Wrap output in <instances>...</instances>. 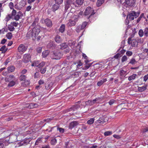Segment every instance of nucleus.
<instances>
[{
    "label": "nucleus",
    "mask_w": 148,
    "mask_h": 148,
    "mask_svg": "<svg viewBox=\"0 0 148 148\" xmlns=\"http://www.w3.org/2000/svg\"><path fill=\"white\" fill-rule=\"evenodd\" d=\"M72 5L74 6L73 7H76L75 5V0H66L64 2V11L65 12L68 11L69 8H70Z\"/></svg>",
    "instance_id": "obj_1"
},
{
    "label": "nucleus",
    "mask_w": 148,
    "mask_h": 148,
    "mask_svg": "<svg viewBox=\"0 0 148 148\" xmlns=\"http://www.w3.org/2000/svg\"><path fill=\"white\" fill-rule=\"evenodd\" d=\"M62 54L59 51H54L51 53L50 56L52 59L59 60L62 57Z\"/></svg>",
    "instance_id": "obj_2"
},
{
    "label": "nucleus",
    "mask_w": 148,
    "mask_h": 148,
    "mask_svg": "<svg viewBox=\"0 0 148 148\" xmlns=\"http://www.w3.org/2000/svg\"><path fill=\"white\" fill-rule=\"evenodd\" d=\"M12 19L16 21H18L22 16L21 12H16V11L13 9L12 11Z\"/></svg>",
    "instance_id": "obj_3"
},
{
    "label": "nucleus",
    "mask_w": 148,
    "mask_h": 148,
    "mask_svg": "<svg viewBox=\"0 0 148 148\" xmlns=\"http://www.w3.org/2000/svg\"><path fill=\"white\" fill-rule=\"evenodd\" d=\"M139 12H135L134 11H132L127 16V18L129 17L131 21L134 19V18H136L139 15Z\"/></svg>",
    "instance_id": "obj_4"
},
{
    "label": "nucleus",
    "mask_w": 148,
    "mask_h": 148,
    "mask_svg": "<svg viewBox=\"0 0 148 148\" xmlns=\"http://www.w3.org/2000/svg\"><path fill=\"white\" fill-rule=\"evenodd\" d=\"M127 43L129 44H131L133 47H136L138 42L136 39H132V37H130L128 39Z\"/></svg>",
    "instance_id": "obj_5"
},
{
    "label": "nucleus",
    "mask_w": 148,
    "mask_h": 148,
    "mask_svg": "<svg viewBox=\"0 0 148 148\" xmlns=\"http://www.w3.org/2000/svg\"><path fill=\"white\" fill-rule=\"evenodd\" d=\"M95 14L94 12V10H92L91 7L88 6L87 7L84 12V14L85 15H88L90 14L89 18H90L93 15Z\"/></svg>",
    "instance_id": "obj_6"
},
{
    "label": "nucleus",
    "mask_w": 148,
    "mask_h": 148,
    "mask_svg": "<svg viewBox=\"0 0 148 148\" xmlns=\"http://www.w3.org/2000/svg\"><path fill=\"white\" fill-rule=\"evenodd\" d=\"M31 56L29 54H25L23 56L22 60L25 63H27L31 60Z\"/></svg>",
    "instance_id": "obj_7"
},
{
    "label": "nucleus",
    "mask_w": 148,
    "mask_h": 148,
    "mask_svg": "<svg viewBox=\"0 0 148 148\" xmlns=\"http://www.w3.org/2000/svg\"><path fill=\"white\" fill-rule=\"evenodd\" d=\"M77 21V18H75L74 20H70L69 21V22L67 23V25L68 27H71L75 26Z\"/></svg>",
    "instance_id": "obj_8"
},
{
    "label": "nucleus",
    "mask_w": 148,
    "mask_h": 148,
    "mask_svg": "<svg viewBox=\"0 0 148 148\" xmlns=\"http://www.w3.org/2000/svg\"><path fill=\"white\" fill-rule=\"evenodd\" d=\"M27 49V48L22 44L19 45L18 48V51L19 52L22 53L26 51Z\"/></svg>",
    "instance_id": "obj_9"
},
{
    "label": "nucleus",
    "mask_w": 148,
    "mask_h": 148,
    "mask_svg": "<svg viewBox=\"0 0 148 148\" xmlns=\"http://www.w3.org/2000/svg\"><path fill=\"white\" fill-rule=\"evenodd\" d=\"M17 136L14 134H11L9 136V138L10 142L9 143H13L17 140Z\"/></svg>",
    "instance_id": "obj_10"
},
{
    "label": "nucleus",
    "mask_w": 148,
    "mask_h": 148,
    "mask_svg": "<svg viewBox=\"0 0 148 148\" xmlns=\"http://www.w3.org/2000/svg\"><path fill=\"white\" fill-rule=\"evenodd\" d=\"M136 0H125L124 3L128 6H132L135 4Z\"/></svg>",
    "instance_id": "obj_11"
},
{
    "label": "nucleus",
    "mask_w": 148,
    "mask_h": 148,
    "mask_svg": "<svg viewBox=\"0 0 148 148\" xmlns=\"http://www.w3.org/2000/svg\"><path fill=\"white\" fill-rule=\"evenodd\" d=\"M32 30L34 34H33L34 35L35 39H36V37L38 35L39 32H40V29L37 27H34L32 29Z\"/></svg>",
    "instance_id": "obj_12"
},
{
    "label": "nucleus",
    "mask_w": 148,
    "mask_h": 148,
    "mask_svg": "<svg viewBox=\"0 0 148 148\" xmlns=\"http://www.w3.org/2000/svg\"><path fill=\"white\" fill-rule=\"evenodd\" d=\"M44 23L47 26L49 27H51L52 26V23L51 21L49 19L47 18L44 20Z\"/></svg>",
    "instance_id": "obj_13"
},
{
    "label": "nucleus",
    "mask_w": 148,
    "mask_h": 148,
    "mask_svg": "<svg viewBox=\"0 0 148 148\" xmlns=\"http://www.w3.org/2000/svg\"><path fill=\"white\" fill-rule=\"evenodd\" d=\"M30 140L29 139H25L24 140L18 143L19 146L26 145H27L30 142Z\"/></svg>",
    "instance_id": "obj_14"
},
{
    "label": "nucleus",
    "mask_w": 148,
    "mask_h": 148,
    "mask_svg": "<svg viewBox=\"0 0 148 148\" xmlns=\"http://www.w3.org/2000/svg\"><path fill=\"white\" fill-rule=\"evenodd\" d=\"M32 30L29 31L27 33L26 37L28 38H32L33 40H35L34 35Z\"/></svg>",
    "instance_id": "obj_15"
},
{
    "label": "nucleus",
    "mask_w": 148,
    "mask_h": 148,
    "mask_svg": "<svg viewBox=\"0 0 148 148\" xmlns=\"http://www.w3.org/2000/svg\"><path fill=\"white\" fill-rule=\"evenodd\" d=\"M79 124L78 121H74L71 122L70 123L69 125V129H71L74 127L76 126Z\"/></svg>",
    "instance_id": "obj_16"
},
{
    "label": "nucleus",
    "mask_w": 148,
    "mask_h": 148,
    "mask_svg": "<svg viewBox=\"0 0 148 148\" xmlns=\"http://www.w3.org/2000/svg\"><path fill=\"white\" fill-rule=\"evenodd\" d=\"M17 80L14 76L13 75H10L8 78H6L5 80L6 82H9Z\"/></svg>",
    "instance_id": "obj_17"
},
{
    "label": "nucleus",
    "mask_w": 148,
    "mask_h": 148,
    "mask_svg": "<svg viewBox=\"0 0 148 148\" xmlns=\"http://www.w3.org/2000/svg\"><path fill=\"white\" fill-rule=\"evenodd\" d=\"M54 39L55 41L58 43L61 42L62 41V39L61 36L58 35L56 36Z\"/></svg>",
    "instance_id": "obj_18"
},
{
    "label": "nucleus",
    "mask_w": 148,
    "mask_h": 148,
    "mask_svg": "<svg viewBox=\"0 0 148 148\" xmlns=\"http://www.w3.org/2000/svg\"><path fill=\"white\" fill-rule=\"evenodd\" d=\"M47 47L49 48H51L52 49H55L56 45L54 44V43L53 42L50 41L47 45Z\"/></svg>",
    "instance_id": "obj_19"
},
{
    "label": "nucleus",
    "mask_w": 148,
    "mask_h": 148,
    "mask_svg": "<svg viewBox=\"0 0 148 148\" xmlns=\"http://www.w3.org/2000/svg\"><path fill=\"white\" fill-rule=\"evenodd\" d=\"M60 7V5L55 3L52 6L51 9L53 12H55Z\"/></svg>",
    "instance_id": "obj_20"
},
{
    "label": "nucleus",
    "mask_w": 148,
    "mask_h": 148,
    "mask_svg": "<svg viewBox=\"0 0 148 148\" xmlns=\"http://www.w3.org/2000/svg\"><path fill=\"white\" fill-rule=\"evenodd\" d=\"M53 86V83L51 82H48L45 83V89L49 90Z\"/></svg>",
    "instance_id": "obj_21"
},
{
    "label": "nucleus",
    "mask_w": 148,
    "mask_h": 148,
    "mask_svg": "<svg viewBox=\"0 0 148 148\" xmlns=\"http://www.w3.org/2000/svg\"><path fill=\"white\" fill-rule=\"evenodd\" d=\"M17 79L13 81L9 82V83L8 84V86L12 87L14 86L17 82Z\"/></svg>",
    "instance_id": "obj_22"
},
{
    "label": "nucleus",
    "mask_w": 148,
    "mask_h": 148,
    "mask_svg": "<svg viewBox=\"0 0 148 148\" xmlns=\"http://www.w3.org/2000/svg\"><path fill=\"white\" fill-rule=\"evenodd\" d=\"M107 81V80L106 78H104L102 79L97 82V85L98 86H100Z\"/></svg>",
    "instance_id": "obj_23"
},
{
    "label": "nucleus",
    "mask_w": 148,
    "mask_h": 148,
    "mask_svg": "<svg viewBox=\"0 0 148 148\" xmlns=\"http://www.w3.org/2000/svg\"><path fill=\"white\" fill-rule=\"evenodd\" d=\"M30 81L28 80L25 79L22 83V85L24 86H26L29 85Z\"/></svg>",
    "instance_id": "obj_24"
},
{
    "label": "nucleus",
    "mask_w": 148,
    "mask_h": 148,
    "mask_svg": "<svg viewBox=\"0 0 148 148\" xmlns=\"http://www.w3.org/2000/svg\"><path fill=\"white\" fill-rule=\"evenodd\" d=\"M50 51L49 50H46L42 52V57L43 58H46L49 55Z\"/></svg>",
    "instance_id": "obj_25"
},
{
    "label": "nucleus",
    "mask_w": 148,
    "mask_h": 148,
    "mask_svg": "<svg viewBox=\"0 0 148 148\" xmlns=\"http://www.w3.org/2000/svg\"><path fill=\"white\" fill-rule=\"evenodd\" d=\"M8 49L6 48L5 45H3L0 48V51H2L3 53H5L7 51Z\"/></svg>",
    "instance_id": "obj_26"
},
{
    "label": "nucleus",
    "mask_w": 148,
    "mask_h": 148,
    "mask_svg": "<svg viewBox=\"0 0 148 148\" xmlns=\"http://www.w3.org/2000/svg\"><path fill=\"white\" fill-rule=\"evenodd\" d=\"M136 74H134L128 77V79L130 81L134 80L136 78Z\"/></svg>",
    "instance_id": "obj_27"
},
{
    "label": "nucleus",
    "mask_w": 148,
    "mask_h": 148,
    "mask_svg": "<svg viewBox=\"0 0 148 148\" xmlns=\"http://www.w3.org/2000/svg\"><path fill=\"white\" fill-rule=\"evenodd\" d=\"M40 63L39 61H34L32 64L31 66H32L38 67Z\"/></svg>",
    "instance_id": "obj_28"
},
{
    "label": "nucleus",
    "mask_w": 148,
    "mask_h": 148,
    "mask_svg": "<svg viewBox=\"0 0 148 148\" xmlns=\"http://www.w3.org/2000/svg\"><path fill=\"white\" fill-rule=\"evenodd\" d=\"M65 26L64 25H62L59 28V31L62 33H63L64 31Z\"/></svg>",
    "instance_id": "obj_29"
},
{
    "label": "nucleus",
    "mask_w": 148,
    "mask_h": 148,
    "mask_svg": "<svg viewBox=\"0 0 148 148\" xmlns=\"http://www.w3.org/2000/svg\"><path fill=\"white\" fill-rule=\"evenodd\" d=\"M126 71H125L123 70H121L120 71V75L122 77H124L125 76Z\"/></svg>",
    "instance_id": "obj_30"
},
{
    "label": "nucleus",
    "mask_w": 148,
    "mask_h": 148,
    "mask_svg": "<svg viewBox=\"0 0 148 148\" xmlns=\"http://www.w3.org/2000/svg\"><path fill=\"white\" fill-rule=\"evenodd\" d=\"M27 78V76L26 75H21L20 76L19 79V80L21 81H24Z\"/></svg>",
    "instance_id": "obj_31"
},
{
    "label": "nucleus",
    "mask_w": 148,
    "mask_h": 148,
    "mask_svg": "<svg viewBox=\"0 0 148 148\" xmlns=\"http://www.w3.org/2000/svg\"><path fill=\"white\" fill-rule=\"evenodd\" d=\"M104 2V0H97L96 3V5L97 6L99 7Z\"/></svg>",
    "instance_id": "obj_32"
},
{
    "label": "nucleus",
    "mask_w": 148,
    "mask_h": 148,
    "mask_svg": "<svg viewBox=\"0 0 148 148\" xmlns=\"http://www.w3.org/2000/svg\"><path fill=\"white\" fill-rule=\"evenodd\" d=\"M15 68L14 66H10L8 68V70L9 72H12L14 71Z\"/></svg>",
    "instance_id": "obj_33"
},
{
    "label": "nucleus",
    "mask_w": 148,
    "mask_h": 148,
    "mask_svg": "<svg viewBox=\"0 0 148 148\" xmlns=\"http://www.w3.org/2000/svg\"><path fill=\"white\" fill-rule=\"evenodd\" d=\"M104 122H105V121H104L101 118H100L99 120L95 122V123L96 124H97L98 125H99L100 124H101V123H102L103 124Z\"/></svg>",
    "instance_id": "obj_34"
},
{
    "label": "nucleus",
    "mask_w": 148,
    "mask_h": 148,
    "mask_svg": "<svg viewBox=\"0 0 148 148\" xmlns=\"http://www.w3.org/2000/svg\"><path fill=\"white\" fill-rule=\"evenodd\" d=\"M84 1V0H76L75 3L78 5H81L83 4Z\"/></svg>",
    "instance_id": "obj_35"
},
{
    "label": "nucleus",
    "mask_w": 148,
    "mask_h": 148,
    "mask_svg": "<svg viewBox=\"0 0 148 148\" xmlns=\"http://www.w3.org/2000/svg\"><path fill=\"white\" fill-rule=\"evenodd\" d=\"M61 46L60 49L63 50L65 49H66L68 47V46L65 43H63L60 45Z\"/></svg>",
    "instance_id": "obj_36"
},
{
    "label": "nucleus",
    "mask_w": 148,
    "mask_h": 148,
    "mask_svg": "<svg viewBox=\"0 0 148 148\" xmlns=\"http://www.w3.org/2000/svg\"><path fill=\"white\" fill-rule=\"evenodd\" d=\"M6 139H4L3 140V142L5 145H7L10 143L9 142H10V139H7V137L6 138Z\"/></svg>",
    "instance_id": "obj_37"
},
{
    "label": "nucleus",
    "mask_w": 148,
    "mask_h": 148,
    "mask_svg": "<svg viewBox=\"0 0 148 148\" xmlns=\"http://www.w3.org/2000/svg\"><path fill=\"white\" fill-rule=\"evenodd\" d=\"M137 62L136 60L134 58H132L130 60L128 64H134L136 63Z\"/></svg>",
    "instance_id": "obj_38"
},
{
    "label": "nucleus",
    "mask_w": 148,
    "mask_h": 148,
    "mask_svg": "<svg viewBox=\"0 0 148 148\" xmlns=\"http://www.w3.org/2000/svg\"><path fill=\"white\" fill-rule=\"evenodd\" d=\"M7 38L9 39L10 40L12 39V34L11 32H8L6 35Z\"/></svg>",
    "instance_id": "obj_39"
},
{
    "label": "nucleus",
    "mask_w": 148,
    "mask_h": 148,
    "mask_svg": "<svg viewBox=\"0 0 148 148\" xmlns=\"http://www.w3.org/2000/svg\"><path fill=\"white\" fill-rule=\"evenodd\" d=\"M57 142V140L55 138H52L51 140V144L52 145H55Z\"/></svg>",
    "instance_id": "obj_40"
},
{
    "label": "nucleus",
    "mask_w": 148,
    "mask_h": 148,
    "mask_svg": "<svg viewBox=\"0 0 148 148\" xmlns=\"http://www.w3.org/2000/svg\"><path fill=\"white\" fill-rule=\"evenodd\" d=\"M39 70L40 73L42 74H43L45 73L46 71V67H44L39 69Z\"/></svg>",
    "instance_id": "obj_41"
},
{
    "label": "nucleus",
    "mask_w": 148,
    "mask_h": 148,
    "mask_svg": "<svg viewBox=\"0 0 148 148\" xmlns=\"http://www.w3.org/2000/svg\"><path fill=\"white\" fill-rule=\"evenodd\" d=\"M45 64V63L44 62H42L41 63H39L38 68L40 69V68H42Z\"/></svg>",
    "instance_id": "obj_42"
},
{
    "label": "nucleus",
    "mask_w": 148,
    "mask_h": 148,
    "mask_svg": "<svg viewBox=\"0 0 148 148\" xmlns=\"http://www.w3.org/2000/svg\"><path fill=\"white\" fill-rule=\"evenodd\" d=\"M8 28L11 32L13 31L15 29L14 27L11 24L8 25Z\"/></svg>",
    "instance_id": "obj_43"
},
{
    "label": "nucleus",
    "mask_w": 148,
    "mask_h": 148,
    "mask_svg": "<svg viewBox=\"0 0 148 148\" xmlns=\"http://www.w3.org/2000/svg\"><path fill=\"white\" fill-rule=\"evenodd\" d=\"M94 118H91L87 121V123L89 125H91L94 123Z\"/></svg>",
    "instance_id": "obj_44"
},
{
    "label": "nucleus",
    "mask_w": 148,
    "mask_h": 148,
    "mask_svg": "<svg viewBox=\"0 0 148 148\" xmlns=\"http://www.w3.org/2000/svg\"><path fill=\"white\" fill-rule=\"evenodd\" d=\"M83 29H82V28L80 26V25H79L77 27L75 30L77 32L79 33Z\"/></svg>",
    "instance_id": "obj_45"
},
{
    "label": "nucleus",
    "mask_w": 148,
    "mask_h": 148,
    "mask_svg": "<svg viewBox=\"0 0 148 148\" xmlns=\"http://www.w3.org/2000/svg\"><path fill=\"white\" fill-rule=\"evenodd\" d=\"M138 89L139 91L142 92L146 90V87L145 86H143L141 87H138Z\"/></svg>",
    "instance_id": "obj_46"
},
{
    "label": "nucleus",
    "mask_w": 148,
    "mask_h": 148,
    "mask_svg": "<svg viewBox=\"0 0 148 148\" xmlns=\"http://www.w3.org/2000/svg\"><path fill=\"white\" fill-rule=\"evenodd\" d=\"M11 18L12 19V13H11V14H9L5 18V20L7 21H8Z\"/></svg>",
    "instance_id": "obj_47"
},
{
    "label": "nucleus",
    "mask_w": 148,
    "mask_h": 148,
    "mask_svg": "<svg viewBox=\"0 0 148 148\" xmlns=\"http://www.w3.org/2000/svg\"><path fill=\"white\" fill-rule=\"evenodd\" d=\"M88 23L86 21L84 22L81 25H80V26L81 27L82 29H83L87 25Z\"/></svg>",
    "instance_id": "obj_48"
},
{
    "label": "nucleus",
    "mask_w": 148,
    "mask_h": 148,
    "mask_svg": "<svg viewBox=\"0 0 148 148\" xmlns=\"http://www.w3.org/2000/svg\"><path fill=\"white\" fill-rule=\"evenodd\" d=\"M38 18H36L35 19L32 25V26L33 27L35 26L36 25L38 24Z\"/></svg>",
    "instance_id": "obj_49"
},
{
    "label": "nucleus",
    "mask_w": 148,
    "mask_h": 148,
    "mask_svg": "<svg viewBox=\"0 0 148 148\" xmlns=\"http://www.w3.org/2000/svg\"><path fill=\"white\" fill-rule=\"evenodd\" d=\"M144 35L146 36H148V27H146L144 30Z\"/></svg>",
    "instance_id": "obj_50"
},
{
    "label": "nucleus",
    "mask_w": 148,
    "mask_h": 148,
    "mask_svg": "<svg viewBox=\"0 0 148 148\" xmlns=\"http://www.w3.org/2000/svg\"><path fill=\"white\" fill-rule=\"evenodd\" d=\"M74 108H73V107H71L68 109H67V110H64L63 112H64V113H66L68 112L69 111H74Z\"/></svg>",
    "instance_id": "obj_51"
},
{
    "label": "nucleus",
    "mask_w": 148,
    "mask_h": 148,
    "mask_svg": "<svg viewBox=\"0 0 148 148\" xmlns=\"http://www.w3.org/2000/svg\"><path fill=\"white\" fill-rule=\"evenodd\" d=\"M144 34V31L143 32L142 29H140L138 32V34L140 37H142Z\"/></svg>",
    "instance_id": "obj_52"
},
{
    "label": "nucleus",
    "mask_w": 148,
    "mask_h": 148,
    "mask_svg": "<svg viewBox=\"0 0 148 148\" xmlns=\"http://www.w3.org/2000/svg\"><path fill=\"white\" fill-rule=\"evenodd\" d=\"M70 145L69 144V142H67L65 143V148H71L73 146L71 145H70V147H69V145Z\"/></svg>",
    "instance_id": "obj_53"
},
{
    "label": "nucleus",
    "mask_w": 148,
    "mask_h": 148,
    "mask_svg": "<svg viewBox=\"0 0 148 148\" xmlns=\"http://www.w3.org/2000/svg\"><path fill=\"white\" fill-rule=\"evenodd\" d=\"M34 103H32L28 106H26L25 107L28 108L29 109H32L34 108Z\"/></svg>",
    "instance_id": "obj_54"
},
{
    "label": "nucleus",
    "mask_w": 148,
    "mask_h": 148,
    "mask_svg": "<svg viewBox=\"0 0 148 148\" xmlns=\"http://www.w3.org/2000/svg\"><path fill=\"white\" fill-rule=\"evenodd\" d=\"M112 134L111 131H107L104 132V135L105 136H108L111 135Z\"/></svg>",
    "instance_id": "obj_55"
},
{
    "label": "nucleus",
    "mask_w": 148,
    "mask_h": 148,
    "mask_svg": "<svg viewBox=\"0 0 148 148\" xmlns=\"http://www.w3.org/2000/svg\"><path fill=\"white\" fill-rule=\"evenodd\" d=\"M127 58L126 56H124L122 57L121 59V62H123L127 60Z\"/></svg>",
    "instance_id": "obj_56"
},
{
    "label": "nucleus",
    "mask_w": 148,
    "mask_h": 148,
    "mask_svg": "<svg viewBox=\"0 0 148 148\" xmlns=\"http://www.w3.org/2000/svg\"><path fill=\"white\" fill-rule=\"evenodd\" d=\"M56 3L61 4L63 2V0H54Z\"/></svg>",
    "instance_id": "obj_57"
},
{
    "label": "nucleus",
    "mask_w": 148,
    "mask_h": 148,
    "mask_svg": "<svg viewBox=\"0 0 148 148\" xmlns=\"http://www.w3.org/2000/svg\"><path fill=\"white\" fill-rule=\"evenodd\" d=\"M143 52L145 54H146V57L148 58V49L145 48L143 50Z\"/></svg>",
    "instance_id": "obj_58"
},
{
    "label": "nucleus",
    "mask_w": 148,
    "mask_h": 148,
    "mask_svg": "<svg viewBox=\"0 0 148 148\" xmlns=\"http://www.w3.org/2000/svg\"><path fill=\"white\" fill-rule=\"evenodd\" d=\"M39 77V73L38 72H36L34 74V78H38Z\"/></svg>",
    "instance_id": "obj_59"
},
{
    "label": "nucleus",
    "mask_w": 148,
    "mask_h": 148,
    "mask_svg": "<svg viewBox=\"0 0 148 148\" xmlns=\"http://www.w3.org/2000/svg\"><path fill=\"white\" fill-rule=\"evenodd\" d=\"M133 54L132 52L130 51H127L126 52V54L127 56H130L132 55Z\"/></svg>",
    "instance_id": "obj_60"
},
{
    "label": "nucleus",
    "mask_w": 148,
    "mask_h": 148,
    "mask_svg": "<svg viewBox=\"0 0 148 148\" xmlns=\"http://www.w3.org/2000/svg\"><path fill=\"white\" fill-rule=\"evenodd\" d=\"M11 24L13 26H15L17 27L18 24V22H14L11 23Z\"/></svg>",
    "instance_id": "obj_61"
},
{
    "label": "nucleus",
    "mask_w": 148,
    "mask_h": 148,
    "mask_svg": "<svg viewBox=\"0 0 148 148\" xmlns=\"http://www.w3.org/2000/svg\"><path fill=\"white\" fill-rule=\"evenodd\" d=\"M9 6L11 9H14V4L13 3L11 2H10L9 5Z\"/></svg>",
    "instance_id": "obj_62"
},
{
    "label": "nucleus",
    "mask_w": 148,
    "mask_h": 148,
    "mask_svg": "<svg viewBox=\"0 0 148 148\" xmlns=\"http://www.w3.org/2000/svg\"><path fill=\"white\" fill-rule=\"evenodd\" d=\"M58 130H59V132L61 133H63L64 132V129L63 128L60 127H58L57 128Z\"/></svg>",
    "instance_id": "obj_63"
},
{
    "label": "nucleus",
    "mask_w": 148,
    "mask_h": 148,
    "mask_svg": "<svg viewBox=\"0 0 148 148\" xmlns=\"http://www.w3.org/2000/svg\"><path fill=\"white\" fill-rule=\"evenodd\" d=\"M41 138H39L36 140L35 143V145H38L39 143H40L41 142Z\"/></svg>",
    "instance_id": "obj_64"
}]
</instances>
